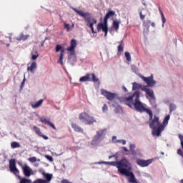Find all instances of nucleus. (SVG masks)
Instances as JSON below:
<instances>
[{
    "mask_svg": "<svg viewBox=\"0 0 183 183\" xmlns=\"http://www.w3.org/2000/svg\"><path fill=\"white\" fill-rule=\"evenodd\" d=\"M139 95H141V93L139 91H136L133 95L129 97H123L122 101L124 102L125 105H127L129 108L134 107L137 112H140L141 114L146 112L148 114L149 117V121H152L154 117L152 111L144 107V104L139 100Z\"/></svg>",
    "mask_w": 183,
    "mask_h": 183,
    "instance_id": "f257e3e1",
    "label": "nucleus"
},
{
    "mask_svg": "<svg viewBox=\"0 0 183 183\" xmlns=\"http://www.w3.org/2000/svg\"><path fill=\"white\" fill-rule=\"evenodd\" d=\"M140 77L147 84L142 89V91L145 92L146 95H148L149 98L153 99V101H155V95L154 94V90L148 88V86H149L150 88H154V86H155L157 84V81L154 79V74H151V76L148 77H145L144 76H141Z\"/></svg>",
    "mask_w": 183,
    "mask_h": 183,
    "instance_id": "f03ea898",
    "label": "nucleus"
},
{
    "mask_svg": "<svg viewBox=\"0 0 183 183\" xmlns=\"http://www.w3.org/2000/svg\"><path fill=\"white\" fill-rule=\"evenodd\" d=\"M71 9L76 12V14H78L79 16L83 18L84 21L86 22V26L92 29V34H97V31L94 30V25L98 22L97 19L92 17L91 16V14L89 12H84L82 10H78V9L75 7H71Z\"/></svg>",
    "mask_w": 183,
    "mask_h": 183,
    "instance_id": "7ed1b4c3",
    "label": "nucleus"
},
{
    "mask_svg": "<svg viewBox=\"0 0 183 183\" xmlns=\"http://www.w3.org/2000/svg\"><path fill=\"white\" fill-rule=\"evenodd\" d=\"M115 15V11L112 10H109V11L106 14L104 19V23H99L97 24V29L98 32L102 30V32H104V36H107L108 35V19L109 18H112V16H114Z\"/></svg>",
    "mask_w": 183,
    "mask_h": 183,
    "instance_id": "20e7f679",
    "label": "nucleus"
},
{
    "mask_svg": "<svg viewBox=\"0 0 183 183\" xmlns=\"http://www.w3.org/2000/svg\"><path fill=\"white\" fill-rule=\"evenodd\" d=\"M79 119L82 122V124H84V125H92V124H95V122H97L94 117H92L85 112L79 114Z\"/></svg>",
    "mask_w": 183,
    "mask_h": 183,
    "instance_id": "39448f33",
    "label": "nucleus"
},
{
    "mask_svg": "<svg viewBox=\"0 0 183 183\" xmlns=\"http://www.w3.org/2000/svg\"><path fill=\"white\" fill-rule=\"evenodd\" d=\"M79 81L80 82H86V81L94 82V84H97L98 86L101 85V81H99V79L97 77V76L94 73L86 74L85 76H81L79 79Z\"/></svg>",
    "mask_w": 183,
    "mask_h": 183,
    "instance_id": "423d86ee",
    "label": "nucleus"
},
{
    "mask_svg": "<svg viewBox=\"0 0 183 183\" xmlns=\"http://www.w3.org/2000/svg\"><path fill=\"white\" fill-rule=\"evenodd\" d=\"M105 135H107V129L98 130L92 141V145H98L105 138Z\"/></svg>",
    "mask_w": 183,
    "mask_h": 183,
    "instance_id": "0eeeda50",
    "label": "nucleus"
},
{
    "mask_svg": "<svg viewBox=\"0 0 183 183\" xmlns=\"http://www.w3.org/2000/svg\"><path fill=\"white\" fill-rule=\"evenodd\" d=\"M101 94H102V95L105 97V98H107V99H108V101H114V99H115V98L117 97V94L108 92L105 89H102Z\"/></svg>",
    "mask_w": 183,
    "mask_h": 183,
    "instance_id": "6e6552de",
    "label": "nucleus"
},
{
    "mask_svg": "<svg viewBox=\"0 0 183 183\" xmlns=\"http://www.w3.org/2000/svg\"><path fill=\"white\" fill-rule=\"evenodd\" d=\"M75 48H76V40L72 39L70 41V46L67 47L66 51L70 52V55L74 56L75 55Z\"/></svg>",
    "mask_w": 183,
    "mask_h": 183,
    "instance_id": "1a4fd4ad",
    "label": "nucleus"
},
{
    "mask_svg": "<svg viewBox=\"0 0 183 183\" xmlns=\"http://www.w3.org/2000/svg\"><path fill=\"white\" fill-rule=\"evenodd\" d=\"M152 129V135H154V137H161V133L162 132V131H164V129H165V126H164V124H160L158 127H155Z\"/></svg>",
    "mask_w": 183,
    "mask_h": 183,
    "instance_id": "9d476101",
    "label": "nucleus"
},
{
    "mask_svg": "<svg viewBox=\"0 0 183 183\" xmlns=\"http://www.w3.org/2000/svg\"><path fill=\"white\" fill-rule=\"evenodd\" d=\"M153 161H154V159H149L147 160H142L141 159H137V165H139V167H148V165H150V164H152Z\"/></svg>",
    "mask_w": 183,
    "mask_h": 183,
    "instance_id": "9b49d317",
    "label": "nucleus"
},
{
    "mask_svg": "<svg viewBox=\"0 0 183 183\" xmlns=\"http://www.w3.org/2000/svg\"><path fill=\"white\" fill-rule=\"evenodd\" d=\"M23 174L27 177H29L31 175H34V171H32V169L28 166V164H24V166L22 167Z\"/></svg>",
    "mask_w": 183,
    "mask_h": 183,
    "instance_id": "f8f14e48",
    "label": "nucleus"
},
{
    "mask_svg": "<svg viewBox=\"0 0 183 183\" xmlns=\"http://www.w3.org/2000/svg\"><path fill=\"white\" fill-rule=\"evenodd\" d=\"M149 121H152L149 125V127L152 129L154 128H158V127H159V125H161L159 124V117H157V116H154V119L152 120H149Z\"/></svg>",
    "mask_w": 183,
    "mask_h": 183,
    "instance_id": "ddd939ff",
    "label": "nucleus"
},
{
    "mask_svg": "<svg viewBox=\"0 0 183 183\" xmlns=\"http://www.w3.org/2000/svg\"><path fill=\"white\" fill-rule=\"evenodd\" d=\"M40 172H41V174L44 178V182L50 183L51 181L52 180V174L46 173L44 170H41Z\"/></svg>",
    "mask_w": 183,
    "mask_h": 183,
    "instance_id": "4468645a",
    "label": "nucleus"
},
{
    "mask_svg": "<svg viewBox=\"0 0 183 183\" xmlns=\"http://www.w3.org/2000/svg\"><path fill=\"white\" fill-rule=\"evenodd\" d=\"M40 122H41L42 124H45V125H49L53 129H56V127H55V124H54L52 122H51V120L49 119H46L44 117L40 118Z\"/></svg>",
    "mask_w": 183,
    "mask_h": 183,
    "instance_id": "2eb2a0df",
    "label": "nucleus"
},
{
    "mask_svg": "<svg viewBox=\"0 0 183 183\" xmlns=\"http://www.w3.org/2000/svg\"><path fill=\"white\" fill-rule=\"evenodd\" d=\"M71 128L74 129V132H81V134H84V129L75 123H71Z\"/></svg>",
    "mask_w": 183,
    "mask_h": 183,
    "instance_id": "dca6fc26",
    "label": "nucleus"
},
{
    "mask_svg": "<svg viewBox=\"0 0 183 183\" xmlns=\"http://www.w3.org/2000/svg\"><path fill=\"white\" fill-rule=\"evenodd\" d=\"M132 85H133V86H132L133 91H137V89H141V91H142V88H144V86H145V85L139 84L137 82H133Z\"/></svg>",
    "mask_w": 183,
    "mask_h": 183,
    "instance_id": "f3484780",
    "label": "nucleus"
},
{
    "mask_svg": "<svg viewBox=\"0 0 183 183\" xmlns=\"http://www.w3.org/2000/svg\"><path fill=\"white\" fill-rule=\"evenodd\" d=\"M29 38V34L24 35V33H21L20 36L16 37V41H26Z\"/></svg>",
    "mask_w": 183,
    "mask_h": 183,
    "instance_id": "a211bd4d",
    "label": "nucleus"
},
{
    "mask_svg": "<svg viewBox=\"0 0 183 183\" xmlns=\"http://www.w3.org/2000/svg\"><path fill=\"white\" fill-rule=\"evenodd\" d=\"M36 61H33L30 66L27 67V71H30L31 72H34V71H35V69H36Z\"/></svg>",
    "mask_w": 183,
    "mask_h": 183,
    "instance_id": "6ab92c4d",
    "label": "nucleus"
},
{
    "mask_svg": "<svg viewBox=\"0 0 183 183\" xmlns=\"http://www.w3.org/2000/svg\"><path fill=\"white\" fill-rule=\"evenodd\" d=\"M44 102V99H40L36 103H32L31 104V108H39L42 105V103Z\"/></svg>",
    "mask_w": 183,
    "mask_h": 183,
    "instance_id": "aec40b11",
    "label": "nucleus"
},
{
    "mask_svg": "<svg viewBox=\"0 0 183 183\" xmlns=\"http://www.w3.org/2000/svg\"><path fill=\"white\" fill-rule=\"evenodd\" d=\"M118 52H124V40L119 41V45L117 47Z\"/></svg>",
    "mask_w": 183,
    "mask_h": 183,
    "instance_id": "412c9836",
    "label": "nucleus"
},
{
    "mask_svg": "<svg viewBox=\"0 0 183 183\" xmlns=\"http://www.w3.org/2000/svg\"><path fill=\"white\" fill-rule=\"evenodd\" d=\"M11 148L15 149V148H21V144L18 142H13L11 143Z\"/></svg>",
    "mask_w": 183,
    "mask_h": 183,
    "instance_id": "4be33fe9",
    "label": "nucleus"
},
{
    "mask_svg": "<svg viewBox=\"0 0 183 183\" xmlns=\"http://www.w3.org/2000/svg\"><path fill=\"white\" fill-rule=\"evenodd\" d=\"M113 27L115 31H118L119 29V21H118V20H114L113 21Z\"/></svg>",
    "mask_w": 183,
    "mask_h": 183,
    "instance_id": "5701e85b",
    "label": "nucleus"
},
{
    "mask_svg": "<svg viewBox=\"0 0 183 183\" xmlns=\"http://www.w3.org/2000/svg\"><path fill=\"white\" fill-rule=\"evenodd\" d=\"M143 26H144V28H147V29L149 31V26H151V20H147L146 21H144Z\"/></svg>",
    "mask_w": 183,
    "mask_h": 183,
    "instance_id": "b1692460",
    "label": "nucleus"
},
{
    "mask_svg": "<svg viewBox=\"0 0 183 183\" xmlns=\"http://www.w3.org/2000/svg\"><path fill=\"white\" fill-rule=\"evenodd\" d=\"M177 109V105L174 103H171L169 104V114H172L173 111H175Z\"/></svg>",
    "mask_w": 183,
    "mask_h": 183,
    "instance_id": "393cba45",
    "label": "nucleus"
},
{
    "mask_svg": "<svg viewBox=\"0 0 183 183\" xmlns=\"http://www.w3.org/2000/svg\"><path fill=\"white\" fill-rule=\"evenodd\" d=\"M34 131L36 132V134H37V135H39V137H41L42 132H41V129H39V127H36V126H34L33 127Z\"/></svg>",
    "mask_w": 183,
    "mask_h": 183,
    "instance_id": "a878e982",
    "label": "nucleus"
},
{
    "mask_svg": "<svg viewBox=\"0 0 183 183\" xmlns=\"http://www.w3.org/2000/svg\"><path fill=\"white\" fill-rule=\"evenodd\" d=\"M171 118V116L169 114L167 115L164 120H163V125L165 127L166 125H168V122L169 121V119Z\"/></svg>",
    "mask_w": 183,
    "mask_h": 183,
    "instance_id": "bb28decb",
    "label": "nucleus"
},
{
    "mask_svg": "<svg viewBox=\"0 0 183 183\" xmlns=\"http://www.w3.org/2000/svg\"><path fill=\"white\" fill-rule=\"evenodd\" d=\"M129 155H134V156H136V155H138L139 154V149H132V150H129Z\"/></svg>",
    "mask_w": 183,
    "mask_h": 183,
    "instance_id": "cd10ccee",
    "label": "nucleus"
},
{
    "mask_svg": "<svg viewBox=\"0 0 183 183\" xmlns=\"http://www.w3.org/2000/svg\"><path fill=\"white\" fill-rule=\"evenodd\" d=\"M114 112L116 114H121V112H122V107H121V106H119V105H117L115 107Z\"/></svg>",
    "mask_w": 183,
    "mask_h": 183,
    "instance_id": "c85d7f7f",
    "label": "nucleus"
},
{
    "mask_svg": "<svg viewBox=\"0 0 183 183\" xmlns=\"http://www.w3.org/2000/svg\"><path fill=\"white\" fill-rule=\"evenodd\" d=\"M124 55H125V57H126V59L127 61H128V62H131V54L128 51H126L124 53Z\"/></svg>",
    "mask_w": 183,
    "mask_h": 183,
    "instance_id": "c756f323",
    "label": "nucleus"
},
{
    "mask_svg": "<svg viewBox=\"0 0 183 183\" xmlns=\"http://www.w3.org/2000/svg\"><path fill=\"white\" fill-rule=\"evenodd\" d=\"M64 56H62V55H60L59 56V60H58V64H60V65H64Z\"/></svg>",
    "mask_w": 183,
    "mask_h": 183,
    "instance_id": "7c9ffc66",
    "label": "nucleus"
},
{
    "mask_svg": "<svg viewBox=\"0 0 183 183\" xmlns=\"http://www.w3.org/2000/svg\"><path fill=\"white\" fill-rule=\"evenodd\" d=\"M132 72H134V74H137L138 72V68H137L136 65L132 64L131 66Z\"/></svg>",
    "mask_w": 183,
    "mask_h": 183,
    "instance_id": "2f4dec72",
    "label": "nucleus"
},
{
    "mask_svg": "<svg viewBox=\"0 0 183 183\" xmlns=\"http://www.w3.org/2000/svg\"><path fill=\"white\" fill-rule=\"evenodd\" d=\"M39 56V53H36V54H31V59L33 61H36V59H37Z\"/></svg>",
    "mask_w": 183,
    "mask_h": 183,
    "instance_id": "473e14b6",
    "label": "nucleus"
},
{
    "mask_svg": "<svg viewBox=\"0 0 183 183\" xmlns=\"http://www.w3.org/2000/svg\"><path fill=\"white\" fill-rule=\"evenodd\" d=\"M33 183H45V182L44 179H36Z\"/></svg>",
    "mask_w": 183,
    "mask_h": 183,
    "instance_id": "72a5a7b5",
    "label": "nucleus"
},
{
    "mask_svg": "<svg viewBox=\"0 0 183 183\" xmlns=\"http://www.w3.org/2000/svg\"><path fill=\"white\" fill-rule=\"evenodd\" d=\"M64 47H62V46H61L60 44H57L56 46V52H59V51H61Z\"/></svg>",
    "mask_w": 183,
    "mask_h": 183,
    "instance_id": "f704fd0d",
    "label": "nucleus"
},
{
    "mask_svg": "<svg viewBox=\"0 0 183 183\" xmlns=\"http://www.w3.org/2000/svg\"><path fill=\"white\" fill-rule=\"evenodd\" d=\"M45 158H46V159H48V161H50V162H54V157H52V156L45 155Z\"/></svg>",
    "mask_w": 183,
    "mask_h": 183,
    "instance_id": "c9c22d12",
    "label": "nucleus"
},
{
    "mask_svg": "<svg viewBox=\"0 0 183 183\" xmlns=\"http://www.w3.org/2000/svg\"><path fill=\"white\" fill-rule=\"evenodd\" d=\"M161 17H162V24H165V22H167V19L165 18V16L164 15V13H162Z\"/></svg>",
    "mask_w": 183,
    "mask_h": 183,
    "instance_id": "e433bc0d",
    "label": "nucleus"
},
{
    "mask_svg": "<svg viewBox=\"0 0 183 183\" xmlns=\"http://www.w3.org/2000/svg\"><path fill=\"white\" fill-rule=\"evenodd\" d=\"M64 29H66L67 32L71 31L69 24L64 23Z\"/></svg>",
    "mask_w": 183,
    "mask_h": 183,
    "instance_id": "4c0bfd02",
    "label": "nucleus"
},
{
    "mask_svg": "<svg viewBox=\"0 0 183 183\" xmlns=\"http://www.w3.org/2000/svg\"><path fill=\"white\" fill-rule=\"evenodd\" d=\"M107 111H108V105H107V104H104L102 107V112H107Z\"/></svg>",
    "mask_w": 183,
    "mask_h": 183,
    "instance_id": "58836bf2",
    "label": "nucleus"
},
{
    "mask_svg": "<svg viewBox=\"0 0 183 183\" xmlns=\"http://www.w3.org/2000/svg\"><path fill=\"white\" fill-rule=\"evenodd\" d=\"M29 161L32 163L36 162V157H30V158H29Z\"/></svg>",
    "mask_w": 183,
    "mask_h": 183,
    "instance_id": "ea45409f",
    "label": "nucleus"
},
{
    "mask_svg": "<svg viewBox=\"0 0 183 183\" xmlns=\"http://www.w3.org/2000/svg\"><path fill=\"white\" fill-rule=\"evenodd\" d=\"M25 81H26V79H25V77H24L21 82V84L20 86L21 89H22V88H24V86H25Z\"/></svg>",
    "mask_w": 183,
    "mask_h": 183,
    "instance_id": "a19ab883",
    "label": "nucleus"
},
{
    "mask_svg": "<svg viewBox=\"0 0 183 183\" xmlns=\"http://www.w3.org/2000/svg\"><path fill=\"white\" fill-rule=\"evenodd\" d=\"M139 16H140V19H142V21H144V19H145V15L142 14V11L139 12Z\"/></svg>",
    "mask_w": 183,
    "mask_h": 183,
    "instance_id": "79ce46f5",
    "label": "nucleus"
},
{
    "mask_svg": "<svg viewBox=\"0 0 183 183\" xmlns=\"http://www.w3.org/2000/svg\"><path fill=\"white\" fill-rule=\"evenodd\" d=\"M135 148H136L135 144H129L130 151L132 150V149H135Z\"/></svg>",
    "mask_w": 183,
    "mask_h": 183,
    "instance_id": "37998d69",
    "label": "nucleus"
},
{
    "mask_svg": "<svg viewBox=\"0 0 183 183\" xmlns=\"http://www.w3.org/2000/svg\"><path fill=\"white\" fill-rule=\"evenodd\" d=\"M112 158H115V159L117 160L118 159V155L114 154V155H112V156L109 157V159H111Z\"/></svg>",
    "mask_w": 183,
    "mask_h": 183,
    "instance_id": "c03bdc74",
    "label": "nucleus"
},
{
    "mask_svg": "<svg viewBox=\"0 0 183 183\" xmlns=\"http://www.w3.org/2000/svg\"><path fill=\"white\" fill-rule=\"evenodd\" d=\"M40 137H41V138H43L44 139H49V137H48V136L46 135H44L42 133L41 134H40Z\"/></svg>",
    "mask_w": 183,
    "mask_h": 183,
    "instance_id": "a18cd8bd",
    "label": "nucleus"
},
{
    "mask_svg": "<svg viewBox=\"0 0 183 183\" xmlns=\"http://www.w3.org/2000/svg\"><path fill=\"white\" fill-rule=\"evenodd\" d=\"M117 142L122 143V145H125L127 144V141L122 139V140H117Z\"/></svg>",
    "mask_w": 183,
    "mask_h": 183,
    "instance_id": "49530a36",
    "label": "nucleus"
},
{
    "mask_svg": "<svg viewBox=\"0 0 183 183\" xmlns=\"http://www.w3.org/2000/svg\"><path fill=\"white\" fill-rule=\"evenodd\" d=\"M60 52H61L60 55H62V56H64V53L65 52V49H64V47H63V49L60 50Z\"/></svg>",
    "mask_w": 183,
    "mask_h": 183,
    "instance_id": "de8ad7c7",
    "label": "nucleus"
},
{
    "mask_svg": "<svg viewBox=\"0 0 183 183\" xmlns=\"http://www.w3.org/2000/svg\"><path fill=\"white\" fill-rule=\"evenodd\" d=\"M36 54H38V51H37V50H33V51H31V54L36 55Z\"/></svg>",
    "mask_w": 183,
    "mask_h": 183,
    "instance_id": "09e8293b",
    "label": "nucleus"
},
{
    "mask_svg": "<svg viewBox=\"0 0 183 183\" xmlns=\"http://www.w3.org/2000/svg\"><path fill=\"white\" fill-rule=\"evenodd\" d=\"M123 148V151H124V152H129V150H128V148L127 147H122Z\"/></svg>",
    "mask_w": 183,
    "mask_h": 183,
    "instance_id": "8fccbe9b",
    "label": "nucleus"
},
{
    "mask_svg": "<svg viewBox=\"0 0 183 183\" xmlns=\"http://www.w3.org/2000/svg\"><path fill=\"white\" fill-rule=\"evenodd\" d=\"M158 8H159V11L160 15H162V14H164L162 12V10L161 9V6H159Z\"/></svg>",
    "mask_w": 183,
    "mask_h": 183,
    "instance_id": "3c124183",
    "label": "nucleus"
},
{
    "mask_svg": "<svg viewBox=\"0 0 183 183\" xmlns=\"http://www.w3.org/2000/svg\"><path fill=\"white\" fill-rule=\"evenodd\" d=\"M173 42L177 46V44L178 41L177 40V39H174Z\"/></svg>",
    "mask_w": 183,
    "mask_h": 183,
    "instance_id": "603ef678",
    "label": "nucleus"
},
{
    "mask_svg": "<svg viewBox=\"0 0 183 183\" xmlns=\"http://www.w3.org/2000/svg\"><path fill=\"white\" fill-rule=\"evenodd\" d=\"M123 89L124 92H128V89H127V87H125V86H123Z\"/></svg>",
    "mask_w": 183,
    "mask_h": 183,
    "instance_id": "864d4df0",
    "label": "nucleus"
},
{
    "mask_svg": "<svg viewBox=\"0 0 183 183\" xmlns=\"http://www.w3.org/2000/svg\"><path fill=\"white\" fill-rule=\"evenodd\" d=\"M150 25H152L153 28H155V22H152Z\"/></svg>",
    "mask_w": 183,
    "mask_h": 183,
    "instance_id": "5fc2aeb1",
    "label": "nucleus"
},
{
    "mask_svg": "<svg viewBox=\"0 0 183 183\" xmlns=\"http://www.w3.org/2000/svg\"><path fill=\"white\" fill-rule=\"evenodd\" d=\"M44 44H45V40L43 41H41V46H44Z\"/></svg>",
    "mask_w": 183,
    "mask_h": 183,
    "instance_id": "6e6d98bb",
    "label": "nucleus"
},
{
    "mask_svg": "<svg viewBox=\"0 0 183 183\" xmlns=\"http://www.w3.org/2000/svg\"><path fill=\"white\" fill-rule=\"evenodd\" d=\"M114 139H117V137L116 136H113L112 137V141H114Z\"/></svg>",
    "mask_w": 183,
    "mask_h": 183,
    "instance_id": "4d7b16f0",
    "label": "nucleus"
},
{
    "mask_svg": "<svg viewBox=\"0 0 183 183\" xmlns=\"http://www.w3.org/2000/svg\"><path fill=\"white\" fill-rule=\"evenodd\" d=\"M36 161H38V162H41V159H36Z\"/></svg>",
    "mask_w": 183,
    "mask_h": 183,
    "instance_id": "13d9d810",
    "label": "nucleus"
},
{
    "mask_svg": "<svg viewBox=\"0 0 183 183\" xmlns=\"http://www.w3.org/2000/svg\"><path fill=\"white\" fill-rule=\"evenodd\" d=\"M164 24H165L162 23V28H164Z\"/></svg>",
    "mask_w": 183,
    "mask_h": 183,
    "instance_id": "bf43d9fd",
    "label": "nucleus"
},
{
    "mask_svg": "<svg viewBox=\"0 0 183 183\" xmlns=\"http://www.w3.org/2000/svg\"><path fill=\"white\" fill-rule=\"evenodd\" d=\"M180 183H183V179L180 180Z\"/></svg>",
    "mask_w": 183,
    "mask_h": 183,
    "instance_id": "052dcab7",
    "label": "nucleus"
},
{
    "mask_svg": "<svg viewBox=\"0 0 183 183\" xmlns=\"http://www.w3.org/2000/svg\"><path fill=\"white\" fill-rule=\"evenodd\" d=\"M62 167H63V168H65V165L64 164H62Z\"/></svg>",
    "mask_w": 183,
    "mask_h": 183,
    "instance_id": "680f3d73",
    "label": "nucleus"
},
{
    "mask_svg": "<svg viewBox=\"0 0 183 183\" xmlns=\"http://www.w3.org/2000/svg\"><path fill=\"white\" fill-rule=\"evenodd\" d=\"M161 154H162V155H164V152H162Z\"/></svg>",
    "mask_w": 183,
    "mask_h": 183,
    "instance_id": "e2e57ef3",
    "label": "nucleus"
},
{
    "mask_svg": "<svg viewBox=\"0 0 183 183\" xmlns=\"http://www.w3.org/2000/svg\"><path fill=\"white\" fill-rule=\"evenodd\" d=\"M72 28H74V24H72Z\"/></svg>",
    "mask_w": 183,
    "mask_h": 183,
    "instance_id": "0e129e2a",
    "label": "nucleus"
},
{
    "mask_svg": "<svg viewBox=\"0 0 183 183\" xmlns=\"http://www.w3.org/2000/svg\"><path fill=\"white\" fill-rule=\"evenodd\" d=\"M7 46H9V44H7Z\"/></svg>",
    "mask_w": 183,
    "mask_h": 183,
    "instance_id": "69168bd1",
    "label": "nucleus"
}]
</instances>
